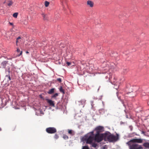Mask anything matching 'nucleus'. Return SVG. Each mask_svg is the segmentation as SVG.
Returning a JSON list of instances; mask_svg holds the SVG:
<instances>
[{
	"label": "nucleus",
	"mask_w": 149,
	"mask_h": 149,
	"mask_svg": "<svg viewBox=\"0 0 149 149\" xmlns=\"http://www.w3.org/2000/svg\"><path fill=\"white\" fill-rule=\"evenodd\" d=\"M119 139V136L118 134L116 136L111 134L110 133H106L104 134V139L109 142H115L117 141Z\"/></svg>",
	"instance_id": "f257e3e1"
},
{
	"label": "nucleus",
	"mask_w": 149,
	"mask_h": 149,
	"mask_svg": "<svg viewBox=\"0 0 149 149\" xmlns=\"http://www.w3.org/2000/svg\"><path fill=\"white\" fill-rule=\"evenodd\" d=\"M94 132L92 131L88 133L86 136V138L84 140L86 141V143L91 144L92 141L94 140Z\"/></svg>",
	"instance_id": "f03ea898"
},
{
	"label": "nucleus",
	"mask_w": 149,
	"mask_h": 149,
	"mask_svg": "<svg viewBox=\"0 0 149 149\" xmlns=\"http://www.w3.org/2000/svg\"><path fill=\"white\" fill-rule=\"evenodd\" d=\"M126 143L129 146V149H143V148L141 145L135 143L130 140Z\"/></svg>",
	"instance_id": "7ed1b4c3"
},
{
	"label": "nucleus",
	"mask_w": 149,
	"mask_h": 149,
	"mask_svg": "<svg viewBox=\"0 0 149 149\" xmlns=\"http://www.w3.org/2000/svg\"><path fill=\"white\" fill-rule=\"evenodd\" d=\"M94 140L97 142H100L102 141L104 138V134H103L97 133L95 136Z\"/></svg>",
	"instance_id": "20e7f679"
},
{
	"label": "nucleus",
	"mask_w": 149,
	"mask_h": 149,
	"mask_svg": "<svg viewBox=\"0 0 149 149\" xmlns=\"http://www.w3.org/2000/svg\"><path fill=\"white\" fill-rule=\"evenodd\" d=\"M46 132L49 134H54L57 132L56 129L54 127H49L46 129Z\"/></svg>",
	"instance_id": "39448f33"
},
{
	"label": "nucleus",
	"mask_w": 149,
	"mask_h": 149,
	"mask_svg": "<svg viewBox=\"0 0 149 149\" xmlns=\"http://www.w3.org/2000/svg\"><path fill=\"white\" fill-rule=\"evenodd\" d=\"M132 142L134 143H141L142 142V140L141 139H135L130 140Z\"/></svg>",
	"instance_id": "423d86ee"
},
{
	"label": "nucleus",
	"mask_w": 149,
	"mask_h": 149,
	"mask_svg": "<svg viewBox=\"0 0 149 149\" xmlns=\"http://www.w3.org/2000/svg\"><path fill=\"white\" fill-rule=\"evenodd\" d=\"M103 129L104 127H103L98 126L95 128V130L96 131L97 133H100L103 131Z\"/></svg>",
	"instance_id": "0eeeda50"
},
{
	"label": "nucleus",
	"mask_w": 149,
	"mask_h": 149,
	"mask_svg": "<svg viewBox=\"0 0 149 149\" xmlns=\"http://www.w3.org/2000/svg\"><path fill=\"white\" fill-rule=\"evenodd\" d=\"M46 100L47 102L49 104L50 106H53V107L55 106L54 104L53 101L49 99H46Z\"/></svg>",
	"instance_id": "6e6552de"
},
{
	"label": "nucleus",
	"mask_w": 149,
	"mask_h": 149,
	"mask_svg": "<svg viewBox=\"0 0 149 149\" xmlns=\"http://www.w3.org/2000/svg\"><path fill=\"white\" fill-rule=\"evenodd\" d=\"M87 5L91 7L92 8L94 6V3L91 1L88 0L87 1Z\"/></svg>",
	"instance_id": "1a4fd4ad"
},
{
	"label": "nucleus",
	"mask_w": 149,
	"mask_h": 149,
	"mask_svg": "<svg viewBox=\"0 0 149 149\" xmlns=\"http://www.w3.org/2000/svg\"><path fill=\"white\" fill-rule=\"evenodd\" d=\"M68 132L70 135L73 136L75 134V132L74 131L71 130H68Z\"/></svg>",
	"instance_id": "9d476101"
},
{
	"label": "nucleus",
	"mask_w": 149,
	"mask_h": 149,
	"mask_svg": "<svg viewBox=\"0 0 149 149\" xmlns=\"http://www.w3.org/2000/svg\"><path fill=\"white\" fill-rule=\"evenodd\" d=\"M67 0H60L61 3L63 7L65 5L67 4Z\"/></svg>",
	"instance_id": "9b49d317"
},
{
	"label": "nucleus",
	"mask_w": 149,
	"mask_h": 149,
	"mask_svg": "<svg viewBox=\"0 0 149 149\" xmlns=\"http://www.w3.org/2000/svg\"><path fill=\"white\" fill-rule=\"evenodd\" d=\"M143 146L145 147L146 148L149 149V143L146 142L143 144Z\"/></svg>",
	"instance_id": "f8f14e48"
},
{
	"label": "nucleus",
	"mask_w": 149,
	"mask_h": 149,
	"mask_svg": "<svg viewBox=\"0 0 149 149\" xmlns=\"http://www.w3.org/2000/svg\"><path fill=\"white\" fill-rule=\"evenodd\" d=\"M112 84H113L114 85H115L116 84V86H115L114 87V88L116 89H117L119 87V85H118V86H117V84H118V83H115V81H113V82L112 83Z\"/></svg>",
	"instance_id": "ddd939ff"
},
{
	"label": "nucleus",
	"mask_w": 149,
	"mask_h": 149,
	"mask_svg": "<svg viewBox=\"0 0 149 149\" xmlns=\"http://www.w3.org/2000/svg\"><path fill=\"white\" fill-rule=\"evenodd\" d=\"M54 88L51 89L48 92V93L50 94H52L54 92Z\"/></svg>",
	"instance_id": "4468645a"
},
{
	"label": "nucleus",
	"mask_w": 149,
	"mask_h": 149,
	"mask_svg": "<svg viewBox=\"0 0 149 149\" xmlns=\"http://www.w3.org/2000/svg\"><path fill=\"white\" fill-rule=\"evenodd\" d=\"M17 51L18 53L19 52V54H18V56H20L22 54V51H20V49L19 48H17Z\"/></svg>",
	"instance_id": "2eb2a0df"
},
{
	"label": "nucleus",
	"mask_w": 149,
	"mask_h": 149,
	"mask_svg": "<svg viewBox=\"0 0 149 149\" xmlns=\"http://www.w3.org/2000/svg\"><path fill=\"white\" fill-rule=\"evenodd\" d=\"M8 75H6V77H8V81H10L11 79L10 76L9 75L10 70L9 69H8Z\"/></svg>",
	"instance_id": "dca6fc26"
},
{
	"label": "nucleus",
	"mask_w": 149,
	"mask_h": 149,
	"mask_svg": "<svg viewBox=\"0 0 149 149\" xmlns=\"http://www.w3.org/2000/svg\"><path fill=\"white\" fill-rule=\"evenodd\" d=\"M42 16L43 17V19L44 20H46L47 19V17L46 16V15L43 13L42 14Z\"/></svg>",
	"instance_id": "f3484780"
},
{
	"label": "nucleus",
	"mask_w": 149,
	"mask_h": 149,
	"mask_svg": "<svg viewBox=\"0 0 149 149\" xmlns=\"http://www.w3.org/2000/svg\"><path fill=\"white\" fill-rule=\"evenodd\" d=\"M8 61H4L3 62H2L1 63V64L2 65H6L7 64H9H9H8Z\"/></svg>",
	"instance_id": "a211bd4d"
},
{
	"label": "nucleus",
	"mask_w": 149,
	"mask_h": 149,
	"mask_svg": "<svg viewBox=\"0 0 149 149\" xmlns=\"http://www.w3.org/2000/svg\"><path fill=\"white\" fill-rule=\"evenodd\" d=\"M13 3L12 1H9L8 3V6H10L13 4Z\"/></svg>",
	"instance_id": "6ab92c4d"
},
{
	"label": "nucleus",
	"mask_w": 149,
	"mask_h": 149,
	"mask_svg": "<svg viewBox=\"0 0 149 149\" xmlns=\"http://www.w3.org/2000/svg\"><path fill=\"white\" fill-rule=\"evenodd\" d=\"M63 138L65 140L69 138L68 136L65 135H63Z\"/></svg>",
	"instance_id": "aec40b11"
},
{
	"label": "nucleus",
	"mask_w": 149,
	"mask_h": 149,
	"mask_svg": "<svg viewBox=\"0 0 149 149\" xmlns=\"http://www.w3.org/2000/svg\"><path fill=\"white\" fill-rule=\"evenodd\" d=\"M49 2L47 1H46L45 2V6L46 7H47L48 6L49 4Z\"/></svg>",
	"instance_id": "412c9836"
},
{
	"label": "nucleus",
	"mask_w": 149,
	"mask_h": 149,
	"mask_svg": "<svg viewBox=\"0 0 149 149\" xmlns=\"http://www.w3.org/2000/svg\"><path fill=\"white\" fill-rule=\"evenodd\" d=\"M18 15V13H15L13 14V16L15 18H17V17Z\"/></svg>",
	"instance_id": "4be33fe9"
},
{
	"label": "nucleus",
	"mask_w": 149,
	"mask_h": 149,
	"mask_svg": "<svg viewBox=\"0 0 149 149\" xmlns=\"http://www.w3.org/2000/svg\"><path fill=\"white\" fill-rule=\"evenodd\" d=\"M59 138V136L57 134H56L54 136V138L55 139H58Z\"/></svg>",
	"instance_id": "5701e85b"
},
{
	"label": "nucleus",
	"mask_w": 149,
	"mask_h": 149,
	"mask_svg": "<svg viewBox=\"0 0 149 149\" xmlns=\"http://www.w3.org/2000/svg\"><path fill=\"white\" fill-rule=\"evenodd\" d=\"M59 91L63 93H64V90L63 89L62 86H61L60 87V88H59Z\"/></svg>",
	"instance_id": "b1692460"
},
{
	"label": "nucleus",
	"mask_w": 149,
	"mask_h": 149,
	"mask_svg": "<svg viewBox=\"0 0 149 149\" xmlns=\"http://www.w3.org/2000/svg\"><path fill=\"white\" fill-rule=\"evenodd\" d=\"M58 95V94L57 93H56L54 95L52 96V97L53 98H55L57 97Z\"/></svg>",
	"instance_id": "393cba45"
},
{
	"label": "nucleus",
	"mask_w": 149,
	"mask_h": 149,
	"mask_svg": "<svg viewBox=\"0 0 149 149\" xmlns=\"http://www.w3.org/2000/svg\"><path fill=\"white\" fill-rule=\"evenodd\" d=\"M92 144V146L94 148H96L97 146V144L96 143H93Z\"/></svg>",
	"instance_id": "a878e982"
},
{
	"label": "nucleus",
	"mask_w": 149,
	"mask_h": 149,
	"mask_svg": "<svg viewBox=\"0 0 149 149\" xmlns=\"http://www.w3.org/2000/svg\"><path fill=\"white\" fill-rule=\"evenodd\" d=\"M82 149H89V148L88 146H83L82 147Z\"/></svg>",
	"instance_id": "bb28decb"
},
{
	"label": "nucleus",
	"mask_w": 149,
	"mask_h": 149,
	"mask_svg": "<svg viewBox=\"0 0 149 149\" xmlns=\"http://www.w3.org/2000/svg\"><path fill=\"white\" fill-rule=\"evenodd\" d=\"M57 80L59 82H61V78H58L57 79Z\"/></svg>",
	"instance_id": "cd10ccee"
},
{
	"label": "nucleus",
	"mask_w": 149,
	"mask_h": 149,
	"mask_svg": "<svg viewBox=\"0 0 149 149\" xmlns=\"http://www.w3.org/2000/svg\"><path fill=\"white\" fill-rule=\"evenodd\" d=\"M21 38L20 37V36H19L17 38V40H16V43H17V42H18V40L19 39H21Z\"/></svg>",
	"instance_id": "c85d7f7f"
},
{
	"label": "nucleus",
	"mask_w": 149,
	"mask_h": 149,
	"mask_svg": "<svg viewBox=\"0 0 149 149\" xmlns=\"http://www.w3.org/2000/svg\"><path fill=\"white\" fill-rule=\"evenodd\" d=\"M66 64L68 65H70L71 64V63L69 62H67Z\"/></svg>",
	"instance_id": "c756f323"
},
{
	"label": "nucleus",
	"mask_w": 149,
	"mask_h": 149,
	"mask_svg": "<svg viewBox=\"0 0 149 149\" xmlns=\"http://www.w3.org/2000/svg\"><path fill=\"white\" fill-rule=\"evenodd\" d=\"M9 24L13 26V23H11L10 22H9Z\"/></svg>",
	"instance_id": "7c9ffc66"
},
{
	"label": "nucleus",
	"mask_w": 149,
	"mask_h": 149,
	"mask_svg": "<svg viewBox=\"0 0 149 149\" xmlns=\"http://www.w3.org/2000/svg\"><path fill=\"white\" fill-rule=\"evenodd\" d=\"M126 117L127 118H128V115H126Z\"/></svg>",
	"instance_id": "2f4dec72"
},
{
	"label": "nucleus",
	"mask_w": 149,
	"mask_h": 149,
	"mask_svg": "<svg viewBox=\"0 0 149 149\" xmlns=\"http://www.w3.org/2000/svg\"><path fill=\"white\" fill-rule=\"evenodd\" d=\"M26 53H27V54H28V53H29V52H28V51H26Z\"/></svg>",
	"instance_id": "473e14b6"
},
{
	"label": "nucleus",
	"mask_w": 149,
	"mask_h": 149,
	"mask_svg": "<svg viewBox=\"0 0 149 149\" xmlns=\"http://www.w3.org/2000/svg\"><path fill=\"white\" fill-rule=\"evenodd\" d=\"M125 113H127V112H126V110H125Z\"/></svg>",
	"instance_id": "72a5a7b5"
},
{
	"label": "nucleus",
	"mask_w": 149,
	"mask_h": 149,
	"mask_svg": "<svg viewBox=\"0 0 149 149\" xmlns=\"http://www.w3.org/2000/svg\"><path fill=\"white\" fill-rule=\"evenodd\" d=\"M1 130V127H0V131Z\"/></svg>",
	"instance_id": "f704fd0d"
},
{
	"label": "nucleus",
	"mask_w": 149,
	"mask_h": 149,
	"mask_svg": "<svg viewBox=\"0 0 149 149\" xmlns=\"http://www.w3.org/2000/svg\"><path fill=\"white\" fill-rule=\"evenodd\" d=\"M40 98H43V97H41V96L40 97Z\"/></svg>",
	"instance_id": "c9c22d12"
},
{
	"label": "nucleus",
	"mask_w": 149,
	"mask_h": 149,
	"mask_svg": "<svg viewBox=\"0 0 149 149\" xmlns=\"http://www.w3.org/2000/svg\"><path fill=\"white\" fill-rule=\"evenodd\" d=\"M131 97H134V96H132H132H131Z\"/></svg>",
	"instance_id": "e433bc0d"
},
{
	"label": "nucleus",
	"mask_w": 149,
	"mask_h": 149,
	"mask_svg": "<svg viewBox=\"0 0 149 149\" xmlns=\"http://www.w3.org/2000/svg\"><path fill=\"white\" fill-rule=\"evenodd\" d=\"M27 24H27H25V25H26V24Z\"/></svg>",
	"instance_id": "4c0bfd02"
},
{
	"label": "nucleus",
	"mask_w": 149,
	"mask_h": 149,
	"mask_svg": "<svg viewBox=\"0 0 149 149\" xmlns=\"http://www.w3.org/2000/svg\"><path fill=\"white\" fill-rule=\"evenodd\" d=\"M148 103H149V102H148Z\"/></svg>",
	"instance_id": "58836bf2"
},
{
	"label": "nucleus",
	"mask_w": 149,
	"mask_h": 149,
	"mask_svg": "<svg viewBox=\"0 0 149 149\" xmlns=\"http://www.w3.org/2000/svg\"><path fill=\"white\" fill-rule=\"evenodd\" d=\"M91 149H93L92 148Z\"/></svg>",
	"instance_id": "ea45409f"
}]
</instances>
